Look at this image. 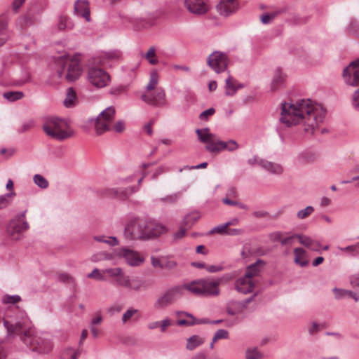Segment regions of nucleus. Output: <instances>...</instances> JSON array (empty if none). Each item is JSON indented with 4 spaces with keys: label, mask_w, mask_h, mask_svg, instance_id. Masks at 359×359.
I'll use <instances>...</instances> for the list:
<instances>
[{
    "label": "nucleus",
    "mask_w": 359,
    "mask_h": 359,
    "mask_svg": "<svg viewBox=\"0 0 359 359\" xmlns=\"http://www.w3.org/2000/svg\"><path fill=\"white\" fill-rule=\"evenodd\" d=\"M4 324L9 336H20L23 343L29 346L33 351L40 353H48L51 351L53 348L51 341L35 335L31 321L26 316L15 323L4 320Z\"/></svg>",
    "instance_id": "7ed1b4c3"
},
{
    "label": "nucleus",
    "mask_w": 359,
    "mask_h": 359,
    "mask_svg": "<svg viewBox=\"0 0 359 359\" xmlns=\"http://www.w3.org/2000/svg\"><path fill=\"white\" fill-rule=\"evenodd\" d=\"M207 62L212 70L219 74L226 69L228 58L224 53L215 51L209 55Z\"/></svg>",
    "instance_id": "f8f14e48"
},
{
    "label": "nucleus",
    "mask_w": 359,
    "mask_h": 359,
    "mask_svg": "<svg viewBox=\"0 0 359 359\" xmlns=\"http://www.w3.org/2000/svg\"><path fill=\"white\" fill-rule=\"evenodd\" d=\"M88 82L97 88H102L110 83L109 74L103 69L95 66L88 67L86 72Z\"/></svg>",
    "instance_id": "6e6552de"
},
{
    "label": "nucleus",
    "mask_w": 359,
    "mask_h": 359,
    "mask_svg": "<svg viewBox=\"0 0 359 359\" xmlns=\"http://www.w3.org/2000/svg\"><path fill=\"white\" fill-rule=\"evenodd\" d=\"M255 284L254 279L243 276L236 280L235 288L238 292L246 294L253 291Z\"/></svg>",
    "instance_id": "a211bd4d"
},
{
    "label": "nucleus",
    "mask_w": 359,
    "mask_h": 359,
    "mask_svg": "<svg viewBox=\"0 0 359 359\" xmlns=\"http://www.w3.org/2000/svg\"><path fill=\"white\" fill-rule=\"evenodd\" d=\"M163 266L164 268H167L168 269H172L177 266V263L174 259H172L169 257L167 258H163Z\"/></svg>",
    "instance_id": "864d4df0"
},
{
    "label": "nucleus",
    "mask_w": 359,
    "mask_h": 359,
    "mask_svg": "<svg viewBox=\"0 0 359 359\" xmlns=\"http://www.w3.org/2000/svg\"><path fill=\"white\" fill-rule=\"evenodd\" d=\"M166 228L154 220L147 219V240L156 237L165 232Z\"/></svg>",
    "instance_id": "6ab92c4d"
},
{
    "label": "nucleus",
    "mask_w": 359,
    "mask_h": 359,
    "mask_svg": "<svg viewBox=\"0 0 359 359\" xmlns=\"http://www.w3.org/2000/svg\"><path fill=\"white\" fill-rule=\"evenodd\" d=\"M158 82V74L156 71H152L150 73V80L147 85L146 88L147 90H154Z\"/></svg>",
    "instance_id": "c03bdc74"
},
{
    "label": "nucleus",
    "mask_w": 359,
    "mask_h": 359,
    "mask_svg": "<svg viewBox=\"0 0 359 359\" xmlns=\"http://www.w3.org/2000/svg\"><path fill=\"white\" fill-rule=\"evenodd\" d=\"M205 343V339L199 335H192L187 339L186 348L193 351Z\"/></svg>",
    "instance_id": "c85d7f7f"
},
{
    "label": "nucleus",
    "mask_w": 359,
    "mask_h": 359,
    "mask_svg": "<svg viewBox=\"0 0 359 359\" xmlns=\"http://www.w3.org/2000/svg\"><path fill=\"white\" fill-rule=\"evenodd\" d=\"M259 166L266 171L273 175H280L283 172V168L281 165L268 161L265 159H263V161L259 162Z\"/></svg>",
    "instance_id": "b1692460"
},
{
    "label": "nucleus",
    "mask_w": 359,
    "mask_h": 359,
    "mask_svg": "<svg viewBox=\"0 0 359 359\" xmlns=\"http://www.w3.org/2000/svg\"><path fill=\"white\" fill-rule=\"evenodd\" d=\"M172 324V322L169 318H165L160 321V328L162 332H165L167 328Z\"/></svg>",
    "instance_id": "052dcab7"
},
{
    "label": "nucleus",
    "mask_w": 359,
    "mask_h": 359,
    "mask_svg": "<svg viewBox=\"0 0 359 359\" xmlns=\"http://www.w3.org/2000/svg\"><path fill=\"white\" fill-rule=\"evenodd\" d=\"M15 195V192L13 191L11 193L0 196V210L8 207L11 203L9 198H12Z\"/></svg>",
    "instance_id": "49530a36"
},
{
    "label": "nucleus",
    "mask_w": 359,
    "mask_h": 359,
    "mask_svg": "<svg viewBox=\"0 0 359 359\" xmlns=\"http://www.w3.org/2000/svg\"><path fill=\"white\" fill-rule=\"evenodd\" d=\"M283 11H278L270 13H264L260 17V20L263 24H269L275 19L278 15L281 13Z\"/></svg>",
    "instance_id": "a18cd8bd"
},
{
    "label": "nucleus",
    "mask_w": 359,
    "mask_h": 359,
    "mask_svg": "<svg viewBox=\"0 0 359 359\" xmlns=\"http://www.w3.org/2000/svg\"><path fill=\"white\" fill-rule=\"evenodd\" d=\"M143 101L157 107H162L167 105L165 92L162 88H157L149 95H142Z\"/></svg>",
    "instance_id": "ddd939ff"
},
{
    "label": "nucleus",
    "mask_w": 359,
    "mask_h": 359,
    "mask_svg": "<svg viewBox=\"0 0 359 359\" xmlns=\"http://www.w3.org/2000/svg\"><path fill=\"white\" fill-rule=\"evenodd\" d=\"M126 88L123 86H118L114 88H111L110 90V93L114 95H118L125 92Z\"/></svg>",
    "instance_id": "69168bd1"
},
{
    "label": "nucleus",
    "mask_w": 359,
    "mask_h": 359,
    "mask_svg": "<svg viewBox=\"0 0 359 359\" xmlns=\"http://www.w3.org/2000/svg\"><path fill=\"white\" fill-rule=\"evenodd\" d=\"M343 78L349 86H359V60L352 62L344 69Z\"/></svg>",
    "instance_id": "4468645a"
},
{
    "label": "nucleus",
    "mask_w": 359,
    "mask_h": 359,
    "mask_svg": "<svg viewBox=\"0 0 359 359\" xmlns=\"http://www.w3.org/2000/svg\"><path fill=\"white\" fill-rule=\"evenodd\" d=\"M227 231H228V224H222L217 226H215L212 228L209 234H213V233H219V234H226L227 235Z\"/></svg>",
    "instance_id": "09e8293b"
},
{
    "label": "nucleus",
    "mask_w": 359,
    "mask_h": 359,
    "mask_svg": "<svg viewBox=\"0 0 359 359\" xmlns=\"http://www.w3.org/2000/svg\"><path fill=\"white\" fill-rule=\"evenodd\" d=\"M243 88V86L237 82L230 75L225 80V94L228 96H232L236 94L238 89Z\"/></svg>",
    "instance_id": "393cba45"
},
{
    "label": "nucleus",
    "mask_w": 359,
    "mask_h": 359,
    "mask_svg": "<svg viewBox=\"0 0 359 359\" xmlns=\"http://www.w3.org/2000/svg\"><path fill=\"white\" fill-rule=\"evenodd\" d=\"M325 116L323 107L312 100H301L296 103L283 102L280 121L287 126L302 124L304 131L313 133Z\"/></svg>",
    "instance_id": "f257e3e1"
},
{
    "label": "nucleus",
    "mask_w": 359,
    "mask_h": 359,
    "mask_svg": "<svg viewBox=\"0 0 359 359\" xmlns=\"http://www.w3.org/2000/svg\"><path fill=\"white\" fill-rule=\"evenodd\" d=\"M285 77L280 68L276 69L274 76L271 82V89L276 90L279 86L283 83Z\"/></svg>",
    "instance_id": "e433bc0d"
},
{
    "label": "nucleus",
    "mask_w": 359,
    "mask_h": 359,
    "mask_svg": "<svg viewBox=\"0 0 359 359\" xmlns=\"http://www.w3.org/2000/svg\"><path fill=\"white\" fill-rule=\"evenodd\" d=\"M74 13L83 18L86 22H90V13L88 2L85 0H78L74 6Z\"/></svg>",
    "instance_id": "412c9836"
},
{
    "label": "nucleus",
    "mask_w": 359,
    "mask_h": 359,
    "mask_svg": "<svg viewBox=\"0 0 359 359\" xmlns=\"http://www.w3.org/2000/svg\"><path fill=\"white\" fill-rule=\"evenodd\" d=\"M151 264L154 267H158V268H161V269H163L164 268V266H163V258L162 259H160V258H158V257H151Z\"/></svg>",
    "instance_id": "680f3d73"
},
{
    "label": "nucleus",
    "mask_w": 359,
    "mask_h": 359,
    "mask_svg": "<svg viewBox=\"0 0 359 359\" xmlns=\"http://www.w3.org/2000/svg\"><path fill=\"white\" fill-rule=\"evenodd\" d=\"M139 313V311L133 307L129 308L123 315L121 321L123 324L128 323L130 320L135 318Z\"/></svg>",
    "instance_id": "ea45409f"
},
{
    "label": "nucleus",
    "mask_w": 359,
    "mask_h": 359,
    "mask_svg": "<svg viewBox=\"0 0 359 359\" xmlns=\"http://www.w3.org/2000/svg\"><path fill=\"white\" fill-rule=\"evenodd\" d=\"M180 196H181L180 193L177 192V193H174V194H172L170 195H167L164 197L157 198V199H156V201L161 202L163 204H165V205H168V204L172 205V204H175L177 202V201L180 198Z\"/></svg>",
    "instance_id": "c9c22d12"
},
{
    "label": "nucleus",
    "mask_w": 359,
    "mask_h": 359,
    "mask_svg": "<svg viewBox=\"0 0 359 359\" xmlns=\"http://www.w3.org/2000/svg\"><path fill=\"white\" fill-rule=\"evenodd\" d=\"M313 211H314L313 207L309 205L306 208H305L304 209H302V210H300L299 211H298V212L297 214V217L299 219H305V218L308 217L309 215H311Z\"/></svg>",
    "instance_id": "8fccbe9b"
},
{
    "label": "nucleus",
    "mask_w": 359,
    "mask_h": 359,
    "mask_svg": "<svg viewBox=\"0 0 359 359\" xmlns=\"http://www.w3.org/2000/svg\"><path fill=\"white\" fill-rule=\"evenodd\" d=\"M205 269L208 273H214L222 271L224 269V267L220 264L207 265V266H205Z\"/></svg>",
    "instance_id": "6e6d98bb"
},
{
    "label": "nucleus",
    "mask_w": 359,
    "mask_h": 359,
    "mask_svg": "<svg viewBox=\"0 0 359 359\" xmlns=\"http://www.w3.org/2000/svg\"><path fill=\"white\" fill-rule=\"evenodd\" d=\"M184 4L189 13L196 15L205 14L210 9L208 0H184Z\"/></svg>",
    "instance_id": "2eb2a0df"
},
{
    "label": "nucleus",
    "mask_w": 359,
    "mask_h": 359,
    "mask_svg": "<svg viewBox=\"0 0 359 359\" xmlns=\"http://www.w3.org/2000/svg\"><path fill=\"white\" fill-rule=\"evenodd\" d=\"M122 53L118 50H111L102 52L94 57V63L100 65H104L110 62L118 61L121 58Z\"/></svg>",
    "instance_id": "dca6fc26"
},
{
    "label": "nucleus",
    "mask_w": 359,
    "mask_h": 359,
    "mask_svg": "<svg viewBox=\"0 0 359 359\" xmlns=\"http://www.w3.org/2000/svg\"><path fill=\"white\" fill-rule=\"evenodd\" d=\"M43 129L48 136L58 141L65 140L74 135L67 121L55 116L44 120Z\"/></svg>",
    "instance_id": "39448f33"
},
{
    "label": "nucleus",
    "mask_w": 359,
    "mask_h": 359,
    "mask_svg": "<svg viewBox=\"0 0 359 359\" xmlns=\"http://www.w3.org/2000/svg\"><path fill=\"white\" fill-rule=\"evenodd\" d=\"M201 217L198 212H192L187 214L183 219L182 225L190 229Z\"/></svg>",
    "instance_id": "c756f323"
},
{
    "label": "nucleus",
    "mask_w": 359,
    "mask_h": 359,
    "mask_svg": "<svg viewBox=\"0 0 359 359\" xmlns=\"http://www.w3.org/2000/svg\"><path fill=\"white\" fill-rule=\"evenodd\" d=\"M104 273L102 271H100L98 269H94L91 273H88L87 277L89 278H93L97 280L105 281L107 279L104 276Z\"/></svg>",
    "instance_id": "de8ad7c7"
},
{
    "label": "nucleus",
    "mask_w": 359,
    "mask_h": 359,
    "mask_svg": "<svg viewBox=\"0 0 359 359\" xmlns=\"http://www.w3.org/2000/svg\"><path fill=\"white\" fill-rule=\"evenodd\" d=\"M115 114V108L111 106L100 112L95 119L90 120V122L94 125L95 133L97 135H102L111 129Z\"/></svg>",
    "instance_id": "0eeeda50"
},
{
    "label": "nucleus",
    "mask_w": 359,
    "mask_h": 359,
    "mask_svg": "<svg viewBox=\"0 0 359 359\" xmlns=\"http://www.w3.org/2000/svg\"><path fill=\"white\" fill-rule=\"evenodd\" d=\"M269 239L273 241H280L283 237V233L280 231H274L269 235Z\"/></svg>",
    "instance_id": "e2e57ef3"
},
{
    "label": "nucleus",
    "mask_w": 359,
    "mask_h": 359,
    "mask_svg": "<svg viewBox=\"0 0 359 359\" xmlns=\"http://www.w3.org/2000/svg\"><path fill=\"white\" fill-rule=\"evenodd\" d=\"M21 300V297L19 295H4L2 297V302L4 304H14L19 302Z\"/></svg>",
    "instance_id": "3c124183"
},
{
    "label": "nucleus",
    "mask_w": 359,
    "mask_h": 359,
    "mask_svg": "<svg viewBox=\"0 0 359 359\" xmlns=\"http://www.w3.org/2000/svg\"><path fill=\"white\" fill-rule=\"evenodd\" d=\"M222 278H201L182 285L168 288L154 303V309L160 310L172 304L175 299L184 294V290L200 297H216L220 294L219 285Z\"/></svg>",
    "instance_id": "f03ea898"
},
{
    "label": "nucleus",
    "mask_w": 359,
    "mask_h": 359,
    "mask_svg": "<svg viewBox=\"0 0 359 359\" xmlns=\"http://www.w3.org/2000/svg\"><path fill=\"white\" fill-rule=\"evenodd\" d=\"M215 112L214 108H209L205 111H203L200 115L199 118L201 120H206L209 116H212Z\"/></svg>",
    "instance_id": "13d9d810"
},
{
    "label": "nucleus",
    "mask_w": 359,
    "mask_h": 359,
    "mask_svg": "<svg viewBox=\"0 0 359 359\" xmlns=\"http://www.w3.org/2000/svg\"><path fill=\"white\" fill-rule=\"evenodd\" d=\"M169 170V168L165 165H161L158 168H156V170L154 171V172L152 175V178L156 179L158 176L160 175H162L163 173L168 172Z\"/></svg>",
    "instance_id": "bf43d9fd"
},
{
    "label": "nucleus",
    "mask_w": 359,
    "mask_h": 359,
    "mask_svg": "<svg viewBox=\"0 0 359 359\" xmlns=\"http://www.w3.org/2000/svg\"><path fill=\"white\" fill-rule=\"evenodd\" d=\"M121 287L135 292H139L147 289L144 281L138 278H130L128 276H126L125 280L122 283Z\"/></svg>",
    "instance_id": "aec40b11"
},
{
    "label": "nucleus",
    "mask_w": 359,
    "mask_h": 359,
    "mask_svg": "<svg viewBox=\"0 0 359 359\" xmlns=\"http://www.w3.org/2000/svg\"><path fill=\"white\" fill-rule=\"evenodd\" d=\"M229 337V332L224 329L218 330L213 337V342H216L219 339H226Z\"/></svg>",
    "instance_id": "603ef678"
},
{
    "label": "nucleus",
    "mask_w": 359,
    "mask_h": 359,
    "mask_svg": "<svg viewBox=\"0 0 359 359\" xmlns=\"http://www.w3.org/2000/svg\"><path fill=\"white\" fill-rule=\"evenodd\" d=\"M138 190V187H129L125 189H113L114 195L120 198H126Z\"/></svg>",
    "instance_id": "f704fd0d"
},
{
    "label": "nucleus",
    "mask_w": 359,
    "mask_h": 359,
    "mask_svg": "<svg viewBox=\"0 0 359 359\" xmlns=\"http://www.w3.org/2000/svg\"><path fill=\"white\" fill-rule=\"evenodd\" d=\"M116 255L119 258L124 259L126 262L130 266H138L144 261V257L140 252L128 248L118 249L116 250Z\"/></svg>",
    "instance_id": "9b49d317"
},
{
    "label": "nucleus",
    "mask_w": 359,
    "mask_h": 359,
    "mask_svg": "<svg viewBox=\"0 0 359 359\" xmlns=\"http://www.w3.org/2000/svg\"><path fill=\"white\" fill-rule=\"evenodd\" d=\"M9 18L5 14L0 15V36L11 37L8 29Z\"/></svg>",
    "instance_id": "2f4dec72"
},
{
    "label": "nucleus",
    "mask_w": 359,
    "mask_h": 359,
    "mask_svg": "<svg viewBox=\"0 0 359 359\" xmlns=\"http://www.w3.org/2000/svg\"><path fill=\"white\" fill-rule=\"evenodd\" d=\"M216 8L220 15L228 16L238 9V0H220Z\"/></svg>",
    "instance_id": "f3484780"
},
{
    "label": "nucleus",
    "mask_w": 359,
    "mask_h": 359,
    "mask_svg": "<svg viewBox=\"0 0 359 359\" xmlns=\"http://www.w3.org/2000/svg\"><path fill=\"white\" fill-rule=\"evenodd\" d=\"M294 262L301 267H305L309 264L306 259V252L302 248H297L294 250Z\"/></svg>",
    "instance_id": "a878e982"
},
{
    "label": "nucleus",
    "mask_w": 359,
    "mask_h": 359,
    "mask_svg": "<svg viewBox=\"0 0 359 359\" xmlns=\"http://www.w3.org/2000/svg\"><path fill=\"white\" fill-rule=\"evenodd\" d=\"M350 283L353 287H359V275L351 276Z\"/></svg>",
    "instance_id": "774afa93"
},
{
    "label": "nucleus",
    "mask_w": 359,
    "mask_h": 359,
    "mask_svg": "<svg viewBox=\"0 0 359 359\" xmlns=\"http://www.w3.org/2000/svg\"><path fill=\"white\" fill-rule=\"evenodd\" d=\"M266 262L262 259H257L255 263L249 265L245 271V276L253 279L257 276L261 269L265 266Z\"/></svg>",
    "instance_id": "5701e85b"
},
{
    "label": "nucleus",
    "mask_w": 359,
    "mask_h": 359,
    "mask_svg": "<svg viewBox=\"0 0 359 359\" xmlns=\"http://www.w3.org/2000/svg\"><path fill=\"white\" fill-rule=\"evenodd\" d=\"M144 57L151 65H154L158 62L156 55V48L154 46L149 48Z\"/></svg>",
    "instance_id": "37998d69"
},
{
    "label": "nucleus",
    "mask_w": 359,
    "mask_h": 359,
    "mask_svg": "<svg viewBox=\"0 0 359 359\" xmlns=\"http://www.w3.org/2000/svg\"><path fill=\"white\" fill-rule=\"evenodd\" d=\"M36 20V18L34 14L27 13L18 19L16 25L20 29H24L32 25Z\"/></svg>",
    "instance_id": "bb28decb"
},
{
    "label": "nucleus",
    "mask_w": 359,
    "mask_h": 359,
    "mask_svg": "<svg viewBox=\"0 0 359 359\" xmlns=\"http://www.w3.org/2000/svg\"><path fill=\"white\" fill-rule=\"evenodd\" d=\"M299 240V243L304 246L309 248L311 245H313V240L305 236H297Z\"/></svg>",
    "instance_id": "4d7b16f0"
},
{
    "label": "nucleus",
    "mask_w": 359,
    "mask_h": 359,
    "mask_svg": "<svg viewBox=\"0 0 359 359\" xmlns=\"http://www.w3.org/2000/svg\"><path fill=\"white\" fill-rule=\"evenodd\" d=\"M333 292L335 295V298L337 299H341L346 297V294H348L349 297L353 298L355 302H358L359 300V294H357L351 290H347L344 289H338V288H334Z\"/></svg>",
    "instance_id": "7c9ffc66"
},
{
    "label": "nucleus",
    "mask_w": 359,
    "mask_h": 359,
    "mask_svg": "<svg viewBox=\"0 0 359 359\" xmlns=\"http://www.w3.org/2000/svg\"><path fill=\"white\" fill-rule=\"evenodd\" d=\"M245 359H261L263 354L257 349V348H248L245 352Z\"/></svg>",
    "instance_id": "4c0bfd02"
},
{
    "label": "nucleus",
    "mask_w": 359,
    "mask_h": 359,
    "mask_svg": "<svg viewBox=\"0 0 359 359\" xmlns=\"http://www.w3.org/2000/svg\"><path fill=\"white\" fill-rule=\"evenodd\" d=\"M351 104L355 109L359 111V88L354 92Z\"/></svg>",
    "instance_id": "5fc2aeb1"
},
{
    "label": "nucleus",
    "mask_w": 359,
    "mask_h": 359,
    "mask_svg": "<svg viewBox=\"0 0 359 359\" xmlns=\"http://www.w3.org/2000/svg\"><path fill=\"white\" fill-rule=\"evenodd\" d=\"M74 27V23L71 20L65 15H60L58 18V22L57 23V27L60 31H64L66 29H72Z\"/></svg>",
    "instance_id": "473e14b6"
},
{
    "label": "nucleus",
    "mask_w": 359,
    "mask_h": 359,
    "mask_svg": "<svg viewBox=\"0 0 359 359\" xmlns=\"http://www.w3.org/2000/svg\"><path fill=\"white\" fill-rule=\"evenodd\" d=\"M124 236L128 240H147V219H131L125 226Z\"/></svg>",
    "instance_id": "423d86ee"
},
{
    "label": "nucleus",
    "mask_w": 359,
    "mask_h": 359,
    "mask_svg": "<svg viewBox=\"0 0 359 359\" xmlns=\"http://www.w3.org/2000/svg\"><path fill=\"white\" fill-rule=\"evenodd\" d=\"M25 215V212L18 218L11 219L8 224L6 231L13 240H20L21 238L20 234L29 228V225L27 221H22V223L20 222V217H24Z\"/></svg>",
    "instance_id": "9d476101"
},
{
    "label": "nucleus",
    "mask_w": 359,
    "mask_h": 359,
    "mask_svg": "<svg viewBox=\"0 0 359 359\" xmlns=\"http://www.w3.org/2000/svg\"><path fill=\"white\" fill-rule=\"evenodd\" d=\"M349 32L355 34L359 29V24L355 20H351L349 24Z\"/></svg>",
    "instance_id": "338daca9"
},
{
    "label": "nucleus",
    "mask_w": 359,
    "mask_h": 359,
    "mask_svg": "<svg viewBox=\"0 0 359 359\" xmlns=\"http://www.w3.org/2000/svg\"><path fill=\"white\" fill-rule=\"evenodd\" d=\"M196 133L200 142L205 144V150L210 154H217L224 150L232 152L239 148L236 141L233 140L223 141L215 134L210 133L209 128L196 129Z\"/></svg>",
    "instance_id": "20e7f679"
},
{
    "label": "nucleus",
    "mask_w": 359,
    "mask_h": 359,
    "mask_svg": "<svg viewBox=\"0 0 359 359\" xmlns=\"http://www.w3.org/2000/svg\"><path fill=\"white\" fill-rule=\"evenodd\" d=\"M187 229V227H184V226L182 225L181 228L176 233H175L174 238L175 240H179V239L182 238L186 234Z\"/></svg>",
    "instance_id": "0e129e2a"
},
{
    "label": "nucleus",
    "mask_w": 359,
    "mask_h": 359,
    "mask_svg": "<svg viewBox=\"0 0 359 359\" xmlns=\"http://www.w3.org/2000/svg\"><path fill=\"white\" fill-rule=\"evenodd\" d=\"M58 76L65 77L69 81H74L78 79L82 74V68L79 64L77 57H73L70 60L65 61L62 70H58Z\"/></svg>",
    "instance_id": "1a4fd4ad"
},
{
    "label": "nucleus",
    "mask_w": 359,
    "mask_h": 359,
    "mask_svg": "<svg viewBox=\"0 0 359 359\" xmlns=\"http://www.w3.org/2000/svg\"><path fill=\"white\" fill-rule=\"evenodd\" d=\"M3 97L10 102H15L22 99L24 97V93L22 91H8L5 92Z\"/></svg>",
    "instance_id": "58836bf2"
},
{
    "label": "nucleus",
    "mask_w": 359,
    "mask_h": 359,
    "mask_svg": "<svg viewBox=\"0 0 359 359\" xmlns=\"http://www.w3.org/2000/svg\"><path fill=\"white\" fill-rule=\"evenodd\" d=\"M244 302L238 301H231L229 303L227 313L231 316L241 313L246 309Z\"/></svg>",
    "instance_id": "cd10ccee"
},
{
    "label": "nucleus",
    "mask_w": 359,
    "mask_h": 359,
    "mask_svg": "<svg viewBox=\"0 0 359 359\" xmlns=\"http://www.w3.org/2000/svg\"><path fill=\"white\" fill-rule=\"evenodd\" d=\"M113 259V255L111 253L107 252H100L93 255L91 257V261L94 262L102 261V260H111Z\"/></svg>",
    "instance_id": "a19ab883"
},
{
    "label": "nucleus",
    "mask_w": 359,
    "mask_h": 359,
    "mask_svg": "<svg viewBox=\"0 0 359 359\" xmlns=\"http://www.w3.org/2000/svg\"><path fill=\"white\" fill-rule=\"evenodd\" d=\"M63 102L66 107H72L75 106L76 102V93L74 88H67L66 97Z\"/></svg>",
    "instance_id": "72a5a7b5"
},
{
    "label": "nucleus",
    "mask_w": 359,
    "mask_h": 359,
    "mask_svg": "<svg viewBox=\"0 0 359 359\" xmlns=\"http://www.w3.org/2000/svg\"><path fill=\"white\" fill-rule=\"evenodd\" d=\"M33 181L35 184L41 189H46L49 185L48 180L43 176L39 174H36L34 175Z\"/></svg>",
    "instance_id": "79ce46f5"
},
{
    "label": "nucleus",
    "mask_w": 359,
    "mask_h": 359,
    "mask_svg": "<svg viewBox=\"0 0 359 359\" xmlns=\"http://www.w3.org/2000/svg\"><path fill=\"white\" fill-rule=\"evenodd\" d=\"M102 273L107 274L109 277L115 278V284L117 286H122V283L126 278V274L120 267L109 268L102 270Z\"/></svg>",
    "instance_id": "4be33fe9"
}]
</instances>
